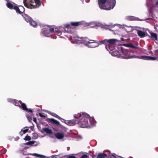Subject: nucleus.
<instances>
[{"instance_id":"nucleus-13","label":"nucleus","mask_w":158,"mask_h":158,"mask_svg":"<svg viewBox=\"0 0 158 158\" xmlns=\"http://www.w3.org/2000/svg\"><path fill=\"white\" fill-rule=\"evenodd\" d=\"M41 5L40 0H34L33 4L30 5L32 9H35L39 7Z\"/></svg>"},{"instance_id":"nucleus-16","label":"nucleus","mask_w":158,"mask_h":158,"mask_svg":"<svg viewBox=\"0 0 158 158\" xmlns=\"http://www.w3.org/2000/svg\"><path fill=\"white\" fill-rule=\"evenodd\" d=\"M64 123L68 125L71 126L74 125L77 122L76 121L73 120L65 121Z\"/></svg>"},{"instance_id":"nucleus-17","label":"nucleus","mask_w":158,"mask_h":158,"mask_svg":"<svg viewBox=\"0 0 158 158\" xmlns=\"http://www.w3.org/2000/svg\"><path fill=\"white\" fill-rule=\"evenodd\" d=\"M71 28V26L68 24H66L64 25V32H67L68 33L70 32L69 29Z\"/></svg>"},{"instance_id":"nucleus-22","label":"nucleus","mask_w":158,"mask_h":158,"mask_svg":"<svg viewBox=\"0 0 158 158\" xmlns=\"http://www.w3.org/2000/svg\"><path fill=\"white\" fill-rule=\"evenodd\" d=\"M107 156L105 153H101L98 155L97 158H105Z\"/></svg>"},{"instance_id":"nucleus-7","label":"nucleus","mask_w":158,"mask_h":158,"mask_svg":"<svg viewBox=\"0 0 158 158\" xmlns=\"http://www.w3.org/2000/svg\"><path fill=\"white\" fill-rule=\"evenodd\" d=\"M17 13L21 14L22 16L24 18L25 20L27 23H29L30 25L34 27H36L37 26V23L34 21L31 17L27 15L20 11V10H16Z\"/></svg>"},{"instance_id":"nucleus-14","label":"nucleus","mask_w":158,"mask_h":158,"mask_svg":"<svg viewBox=\"0 0 158 158\" xmlns=\"http://www.w3.org/2000/svg\"><path fill=\"white\" fill-rule=\"evenodd\" d=\"M34 0H23V2L24 6L28 8L32 9L30 5L33 4Z\"/></svg>"},{"instance_id":"nucleus-9","label":"nucleus","mask_w":158,"mask_h":158,"mask_svg":"<svg viewBox=\"0 0 158 158\" xmlns=\"http://www.w3.org/2000/svg\"><path fill=\"white\" fill-rule=\"evenodd\" d=\"M14 104L15 106H19L20 108H21L23 110L27 112H32V110L31 109H28L27 108L26 104L24 103H22L20 101H15L14 102Z\"/></svg>"},{"instance_id":"nucleus-1","label":"nucleus","mask_w":158,"mask_h":158,"mask_svg":"<svg viewBox=\"0 0 158 158\" xmlns=\"http://www.w3.org/2000/svg\"><path fill=\"white\" fill-rule=\"evenodd\" d=\"M112 51V52H111V53L112 56H115L120 55L122 56V57L125 59L138 58L147 60H155L156 59V57L145 56H139L134 55L131 56H130V52H129L127 50L122 48L121 49L120 53L117 51L115 50L114 49Z\"/></svg>"},{"instance_id":"nucleus-36","label":"nucleus","mask_w":158,"mask_h":158,"mask_svg":"<svg viewBox=\"0 0 158 158\" xmlns=\"http://www.w3.org/2000/svg\"><path fill=\"white\" fill-rule=\"evenodd\" d=\"M42 156H40L39 157H41V158H42V157L41 156H42V157H43V156H42Z\"/></svg>"},{"instance_id":"nucleus-11","label":"nucleus","mask_w":158,"mask_h":158,"mask_svg":"<svg viewBox=\"0 0 158 158\" xmlns=\"http://www.w3.org/2000/svg\"><path fill=\"white\" fill-rule=\"evenodd\" d=\"M52 28L54 29V32L57 34L58 36L60 35L62 32L63 28L61 27H56L53 26Z\"/></svg>"},{"instance_id":"nucleus-3","label":"nucleus","mask_w":158,"mask_h":158,"mask_svg":"<svg viewBox=\"0 0 158 158\" xmlns=\"http://www.w3.org/2000/svg\"><path fill=\"white\" fill-rule=\"evenodd\" d=\"M71 40L73 43H83L89 48H94L99 46L98 42L95 41L94 40H90L86 38L80 37L77 35L72 37Z\"/></svg>"},{"instance_id":"nucleus-10","label":"nucleus","mask_w":158,"mask_h":158,"mask_svg":"<svg viewBox=\"0 0 158 158\" xmlns=\"http://www.w3.org/2000/svg\"><path fill=\"white\" fill-rule=\"evenodd\" d=\"M6 6L10 9H14L15 10H19V7H21V9H23L24 10V7L21 6H19V7L16 5H14L11 3L8 2L6 3Z\"/></svg>"},{"instance_id":"nucleus-5","label":"nucleus","mask_w":158,"mask_h":158,"mask_svg":"<svg viewBox=\"0 0 158 158\" xmlns=\"http://www.w3.org/2000/svg\"><path fill=\"white\" fill-rule=\"evenodd\" d=\"M99 6L101 9L110 10L116 4L115 0H98Z\"/></svg>"},{"instance_id":"nucleus-8","label":"nucleus","mask_w":158,"mask_h":158,"mask_svg":"<svg viewBox=\"0 0 158 158\" xmlns=\"http://www.w3.org/2000/svg\"><path fill=\"white\" fill-rule=\"evenodd\" d=\"M71 25L73 26H77L80 24H84L86 26H90L93 25L94 26H91L92 27H95L96 26V23L94 22H90L89 23H86L85 21H82L81 22H71Z\"/></svg>"},{"instance_id":"nucleus-25","label":"nucleus","mask_w":158,"mask_h":158,"mask_svg":"<svg viewBox=\"0 0 158 158\" xmlns=\"http://www.w3.org/2000/svg\"><path fill=\"white\" fill-rule=\"evenodd\" d=\"M24 139L25 140H30L31 139V138L30 136L27 135L24 138Z\"/></svg>"},{"instance_id":"nucleus-23","label":"nucleus","mask_w":158,"mask_h":158,"mask_svg":"<svg viewBox=\"0 0 158 158\" xmlns=\"http://www.w3.org/2000/svg\"><path fill=\"white\" fill-rule=\"evenodd\" d=\"M125 26L127 27L128 29H126V31L127 32H130L132 31V27L131 26H127L125 25Z\"/></svg>"},{"instance_id":"nucleus-2","label":"nucleus","mask_w":158,"mask_h":158,"mask_svg":"<svg viewBox=\"0 0 158 158\" xmlns=\"http://www.w3.org/2000/svg\"><path fill=\"white\" fill-rule=\"evenodd\" d=\"M74 117L77 119V122L82 128L89 127L92 124L94 118L86 113H78L74 115Z\"/></svg>"},{"instance_id":"nucleus-33","label":"nucleus","mask_w":158,"mask_h":158,"mask_svg":"<svg viewBox=\"0 0 158 158\" xmlns=\"http://www.w3.org/2000/svg\"><path fill=\"white\" fill-rule=\"evenodd\" d=\"M156 5H158V1L156 2Z\"/></svg>"},{"instance_id":"nucleus-20","label":"nucleus","mask_w":158,"mask_h":158,"mask_svg":"<svg viewBox=\"0 0 158 158\" xmlns=\"http://www.w3.org/2000/svg\"><path fill=\"white\" fill-rule=\"evenodd\" d=\"M50 120L51 122L53 124L57 125H60L59 122L53 118H51Z\"/></svg>"},{"instance_id":"nucleus-6","label":"nucleus","mask_w":158,"mask_h":158,"mask_svg":"<svg viewBox=\"0 0 158 158\" xmlns=\"http://www.w3.org/2000/svg\"><path fill=\"white\" fill-rule=\"evenodd\" d=\"M117 41L118 40L115 39H105L100 41L95 40L98 42L99 45L100 44H105L106 49L109 52L114 50V45Z\"/></svg>"},{"instance_id":"nucleus-4","label":"nucleus","mask_w":158,"mask_h":158,"mask_svg":"<svg viewBox=\"0 0 158 158\" xmlns=\"http://www.w3.org/2000/svg\"><path fill=\"white\" fill-rule=\"evenodd\" d=\"M97 26L114 31L115 34L119 33L120 32V29L124 27V25L119 24H116L113 25L112 23H110L109 25H108L105 23H96V27Z\"/></svg>"},{"instance_id":"nucleus-24","label":"nucleus","mask_w":158,"mask_h":158,"mask_svg":"<svg viewBox=\"0 0 158 158\" xmlns=\"http://www.w3.org/2000/svg\"><path fill=\"white\" fill-rule=\"evenodd\" d=\"M35 142V141H30L29 142H28L27 143H25L24 144V145H31L33 144Z\"/></svg>"},{"instance_id":"nucleus-19","label":"nucleus","mask_w":158,"mask_h":158,"mask_svg":"<svg viewBox=\"0 0 158 158\" xmlns=\"http://www.w3.org/2000/svg\"><path fill=\"white\" fill-rule=\"evenodd\" d=\"M137 33L138 35L141 38L144 37L145 36V33L143 31L138 30L137 31Z\"/></svg>"},{"instance_id":"nucleus-26","label":"nucleus","mask_w":158,"mask_h":158,"mask_svg":"<svg viewBox=\"0 0 158 158\" xmlns=\"http://www.w3.org/2000/svg\"><path fill=\"white\" fill-rule=\"evenodd\" d=\"M27 127H25L22 130V131L23 132V133H24V134L26 133L28 131V129H27Z\"/></svg>"},{"instance_id":"nucleus-30","label":"nucleus","mask_w":158,"mask_h":158,"mask_svg":"<svg viewBox=\"0 0 158 158\" xmlns=\"http://www.w3.org/2000/svg\"><path fill=\"white\" fill-rule=\"evenodd\" d=\"M55 116L60 119H62V118H61L60 117L56 114Z\"/></svg>"},{"instance_id":"nucleus-28","label":"nucleus","mask_w":158,"mask_h":158,"mask_svg":"<svg viewBox=\"0 0 158 158\" xmlns=\"http://www.w3.org/2000/svg\"><path fill=\"white\" fill-rule=\"evenodd\" d=\"M81 158H89V156L87 154H84L81 156Z\"/></svg>"},{"instance_id":"nucleus-29","label":"nucleus","mask_w":158,"mask_h":158,"mask_svg":"<svg viewBox=\"0 0 158 158\" xmlns=\"http://www.w3.org/2000/svg\"><path fill=\"white\" fill-rule=\"evenodd\" d=\"M32 155L33 156H36V157H40V156H42V155H39V154H36V153L33 154H32Z\"/></svg>"},{"instance_id":"nucleus-32","label":"nucleus","mask_w":158,"mask_h":158,"mask_svg":"<svg viewBox=\"0 0 158 158\" xmlns=\"http://www.w3.org/2000/svg\"><path fill=\"white\" fill-rule=\"evenodd\" d=\"M112 156H113V157H116V156H115V154H113V155H112Z\"/></svg>"},{"instance_id":"nucleus-12","label":"nucleus","mask_w":158,"mask_h":158,"mask_svg":"<svg viewBox=\"0 0 158 158\" xmlns=\"http://www.w3.org/2000/svg\"><path fill=\"white\" fill-rule=\"evenodd\" d=\"M43 34L46 36L48 37V35L50 34L54 31V29L52 28V27H49V29L45 28L43 30Z\"/></svg>"},{"instance_id":"nucleus-21","label":"nucleus","mask_w":158,"mask_h":158,"mask_svg":"<svg viewBox=\"0 0 158 158\" xmlns=\"http://www.w3.org/2000/svg\"><path fill=\"white\" fill-rule=\"evenodd\" d=\"M43 130L48 134H51L52 133V131L50 129L48 128H43Z\"/></svg>"},{"instance_id":"nucleus-37","label":"nucleus","mask_w":158,"mask_h":158,"mask_svg":"<svg viewBox=\"0 0 158 158\" xmlns=\"http://www.w3.org/2000/svg\"><path fill=\"white\" fill-rule=\"evenodd\" d=\"M134 47V46H133L132 47Z\"/></svg>"},{"instance_id":"nucleus-15","label":"nucleus","mask_w":158,"mask_h":158,"mask_svg":"<svg viewBox=\"0 0 158 158\" xmlns=\"http://www.w3.org/2000/svg\"><path fill=\"white\" fill-rule=\"evenodd\" d=\"M56 137L58 139H61L64 138V134L63 132H60L56 133L55 134Z\"/></svg>"},{"instance_id":"nucleus-35","label":"nucleus","mask_w":158,"mask_h":158,"mask_svg":"<svg viewBox=\"0 0 158 158\" xmlns=\"http://www.w3.org/2000/svg\"><path fill=\"white\" fill-rule=\"evenodd\" d=\"M36 120V119L35 118H34V121H35Z\"/></svg>"},{"instance_id":"nucleus-18","label":"nucleus","mask_w":158,"mask_h":158,"mask_svg":"<svg viewBox=\"0 0 158 158\" xmlns=\"http://www.w3.org/2000/svg\"><path fill=\"white\" fill-rule=\"evenodd\" d=\"M151 35V38L154 41L157 40V35L156 34L152 32H150Z\"/></svg>"},{"instance_id":"nucleus-34","label":"nucleus","mask_w":158,"mask_h":158,"mask_svg":"<svg viewBox=\"0 0 158 158\" xmlns=\"http://www.w3.org/2000/svg\"><path fill=\"white\" fill-rule=\"evenodd\" d=\"M131 18H131V20H133V17H131Z\"/></svg>"},{"instance_id":"nucleus-31","label":"nucleus","mask_w":158,"mask_h":158,"mask_svg":"<svg viewBox=\"0 0 158 158\" xmlns=\"http://www.w3.org/2000/svg\"><path fill=\"white\" fill-rule=\"evenodd\" d=\"M19 134L20 135H21V136H22L23 134H24V133H23V131H22V130L19 132Z\"/></svg>"},{"instance_id":"nucleus-27","label":"nucleus","mask_w":158,"mask_h":158,"mask_svg":"<svg viewBox=\"0 0 158 158\" xmlns=\"http://www.w3.org/2000/svg\"><path fill=\"white\" fill-rule=\"evenodd\" d=\"M39 115L42 117H45L46 116V115L43 113H39Z\"/></svg>"}]
</instances>
